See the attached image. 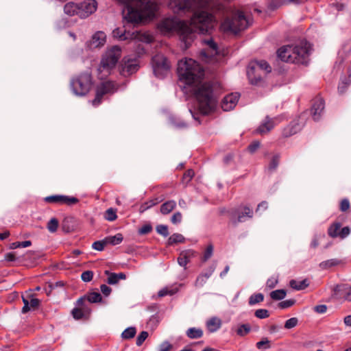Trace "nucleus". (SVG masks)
Segmentation results:
<instances>
[{"label":"nucleus","mask_w":351,"mask_h":351,"mask_svg":"<svg viewBox=\"0 0 351 351\" xmlns=\"http://www.w3.org/2000/svg\"><path fill=\"white\" fill-rule=\"evenodd\" d=\"M208 0H171L169 7L175 13L194 12L190 24L177 17L167 18L158 24L160 32L167 36L178 34L187 47L193 38V33L210 34L215 24L213 16L205 11Z\"/></svg>","instance_id":"f257e3e1"},{"label":"nucleus","mask_w":351,"mask_h":351,"mask_svg":"<svg viewBox=\"0 0 351 351\" xmlns=\"http://www.w3.org/2000/svg\"><path fill=\"white\" fill-rule=\"evenodd\" d=\"M179 80L184 84L183 89H189L194 96L195 101L193 110L189 111L195 120H198L195 112L202 114L213 112L217 107V98L213 93V87L210 83H202L204 75L202 66L191 58H184L178 63Z\"/></svg>","instance_id":"f03ea898"},{"label":"nucleus","mask_w":351,"mask_h":351,"mask_svg":"<svg viewBox=\"0 0 351 351\" xmlns=\"http://www.w3.org/2000/svg\"><path fill=\"white\" fill-rule=\"evenodd\" d=\"M252 23V19L242 11L221 3V30L234 35L247 29Z\"/></svg>","instance_id":"7ed1b4c3"},{"label":"nucleus","mask_w":351,"mask_h":351,"mask_svg":"<svg viewBox=\"0 0 351 351\" xmlns=\"http://www.w3.org/2000/svg\"><path fill=\"white\" fill-rule=\"evenodd\" d=\"M124 5V18L131 23H138L144 19H152L157 10V4L152 0H117Z\"/></svg>","instance_id":"20e7f679"},{"label":"nucleus","mask_w":351,"mask_h":351,"mask_svg":"<svg viewBox=\"0 0 351 351\" xmlns=\"http://www.w3.org/2000/svg\"><path fill=\"white\" fill-rule=\"evenodd\" d=\"M310 48V44L306 40H302L295 45L283 46L278 50L277 53L278 58L284 62L306 64Z\"/></svg>","instance_id":"39448f33"},{"label":"nucleus","mask_w":351,"mask_h":351,"mask_svg":"<svg viewBox=\"0 0 351 351\" xmlns=\"http://www.w3.org/2000/svg\"><path fill=\"white\" fill-rule=\"evenodd\" d=\"M121 56V49L117 45L108 48L105 51L97 69V75L99 79L104 80L112 73Z\"/></svg>","instance_id":"423d86ee"},{"label":"nucleus","mask_w":351,"mask_h":351,"mask_svg":"<svg viewBox=\"0 0 351 351\" xmlns=\"http://www.w3.org/2000/svg\"><path fill=\"white\" fill-rule=\"evenodd\" d=\"M91 85V75L88 73H82L71 82L72 90L77 96H84L87 94Z\"/></svg>","instance_id":"0eeeda50"},{"label":"nucleus","mask_w":351,"mask_h":351,"mask_svg":"<svg viewBox=\"0 0 351 351\" xmlns=\"http://www.w3.org/2000/svg\"><path fill=\"white\" fill-rule=\"evenodd\" d=\"M153 71L156 77L162 79L169 72L170 65L162 54H156L152 58Z\"/></svg>","instance_id":"6e6552de"},{"label":"nucleus","mask_w":351,"mask_h":351,"mask_svg":"<svg viewBox=\"0 0 351 351\" xmlns=\"http://www.w3.org/2000/svg\"><path fill=\"white\" fill-rule=\"evenodd\" d=\"M113 36L119 38L121 40H125L128 39L134 40V42L136 43V40L149 43L152 42V38L149 34H141L138 32H132L130 34V32H126L125 30H123L121 28H117L112 32Z\"/></svg>","instance_id":"1a4fd4ad"},{"label":"nucleus","mask_w":351,"mask_h":351,"mask_svg":"<svg viewBox=\"0 0 351 351\" xmlns=\"http://www.w3.org/2000/svg\"><path fill=\"white\" fill-rule=\"evenodd\" d=\"M208 49L201 52V57L203 61L209 64H215L218 62L217 45L212 38L205 40Z\"/></svg>","instance_id":"9d476101"},{"label":"nucleus","mask_w":351,"mask_h":351,"mask_svg":"<svg viewBox=\"0 0 351 351\" xmlns=\"http://www.w3.org/2000/svg\"><path fill=\"white\" fill-rule=\"evenodd\" d=\"M117 90V86L111 81L102 82L97 86L96 97L92 101V104L95 106H98L101 101L103 95L108 93H113Z\"/></svg>","instance_id":"9b49d317"},{"label":"nucleus","mask_w":351,"mask_h":351,"mask_svg":"<svg viewBox=\"0 0 351 351\" xmlns=\"http://www.w3.org/2000/svg\"><path fill=\"white\" fill-rule=\"evenodd\" d=\"M256 71H260L265 75L271 71V67L263 60L252 61L247 66V74L252 77Z\"/></svg>","instance_id":"f8f14e48"},{"label":"nucleus","mask_w":351,"mask_h":351,"mask_svg":"<svg viewBox=\"0 0 351 351\" xmlns=\"http://www.w3.org/2000/svg\"><path fill=\"white\" fill-rule=\"evenodd\" d=\"M79 4L77 16L82 19H85L94 13L97 7V3L95 0H84Z\"/></svg>","instance_id":"ddd939ff"},{"label":"nucleus","mask_w":351,"mask_h":351,"mask_svg":"<svg viewBox=\"0 0 351 351\" xmlns=\"http://www.w3.org/2000/svg\"><path fill=\"white\" fill-rule=\"evenodd\" d=\"M332 295L337 299H343L351 302V285L348 284L337 285L332 289Z\"/></svg>","instance_id":"4468645a"},{"label":"nucleus","mask_w":351,"mask_h":351,"mask_svg":"<svg viewBox=\"0 0 351 351\" xmlns=\"http://www.w3.org/2000/svg\"><path fill=\"white\" fill-rule=\"evenodd\" d=\"M240 95L238 93H232L226 95L221 101V109L223 111H230L236 106Z\"/></svg>","instance_id":"2eb2a0df"},{"label":"nucleus","mask_w":351,"mask_h":351,"mask_svg":"<svg viewBox=\"0 0 351 351\" xmlns=\"http://www.w3.org/2000/svg\"><path fill=\"white\" fill-rule=\"evenodd\" d=\"M138 69V62L136 59L124 58L121 64V74L127 76L135 73Z\"/></svg>","instance_id":"dca6fc26"},{"label":"nucleus","mask_w":351,"mask_h":351,"mask_svg":"<svg viewBox=\"0 0 351 351\" xmlns=\"http://www.w3.org/2000/svg\"><path fill=\"white\" fill-rule=\"evenodd\" d=\"M106 42V35L102 31L95 32L90 40L87 42V47L90 49H94L103 47Z\"/></svg>","instance_id":"f3484780"},{"label":"nucleus","mask_w":351,"mask_h":351,"mask_svg":"<svg viewBox=\"0 0 351 351\" xmlns=\"http://www.w3.org/2000/svg\"><path fill=\"white\" fill-rule=\"evenodd\" d=\"M252 216V210L249 207L245 206L243 211L233 210L231 213V220L234 223L244 222Z\"/></svg>","instance_id":"a211bd4d"},{"label":"nucleus","mask_w":351,"mask_h":351,"mask_svg":"<svg viewBox=\"0 0 351 351\" xmlns=\"http://www.w3.org/2000/svg\"><path fill=\"white\" fill-rule=\"evenodd\" d=\"M24 306L22 308V313H26L31 310H35L40 304V300L32 297L30 291L27 292L25 295L22 297Z\"/></svg>","instance_id":"6ab92c4d"},{"label":"nucleus","mask_w":351,"mask_h":351,"mask_svg":"<svg viewBox=\"0 0 351 351\" xmlns=\"http://www.w3.org/2000/svg\"><path fill=\"white\" fill-rule=\"evenodd\" d=\"M324 109V101L322 98H315L313 100L311 113L314 121H318L320 119L321 114Z\"/></svg>","instance_id":"aec40b11"},{"label":"nucleus","mask_w":351,"mask_h":351,"mask_svg":"<svg viewBox=\"0 0 351 351\" xmlns=\"http://www.w3.org/2000/svg\"><path fill=\"white\" fill-rule=\"evenodd\" d=\"M302 129V125L300 124L299 119H295L291 121L287 127H285L282 132L284 137H289Z\"/></svg>","instance_id":"412c9836"},{"label":"nucleus","mask_w":351,"mask_h":351,"mask_svg":"<svg viewBox=\"0 0 351 351\" xmlns=\"http://www.w3.org/2000/svg\"><path fill=\"white\" fill-rule=\"evenodd\" d=\"M84 300L80 298L77 300L78 305H82L81 308H75L72 311V315L75 319H80L86 317L90 313V309L85 306H83Z\"/></svg>","instance_id":"4be33fe9"},{"label":"nucleus","mask_w":351,"mask_h":351,"mask_svg":"<svg viewBox=\"0 0 351 351\" xmlns=\"http://www.w3.org/2000/svg\"><path fill=\"white\" fill-rule=\"evenodd\" d=\"M195 252L192 250L182 252L178 258V263L181 267H185L189 260L194 257Z\"/></svg>","instance_id":"5701e85b"},{"label":"nucleus","mask_w":351,"mask_h":351,"mask_svg":"<svg viewBox=\"0 0 351 351\" xmlns=\"http://www.w3.org/2000/svg\"><path fill=\"white\" fill-rule=\"evenodd\" d=\"M274 127V120L269 117H266L265 121L263 122L256 130V132L264 134L269 132Z\"/></svg>","instance_id":"b1692460"},{"label":"nucleus","mask_w":351,"mask_h":351,"mask_svg":"<svg viewBox=\"0 0 351 351\" xmlns=\"http://www.w3.org/2000/svg\"><path fill=\"white\" fill-rule=\"evenodd\" d=\"M79 4L73 2H69L64 6V12L69 16L77 15Z\"/></svg>","instance_id":"393cba45"},{"label":"nucleus","mask_w":351,"mask_h":351,"mask_svg":"<svg viewBox=\"0 0 351 351\" xmlns=\"http://www.w3.org/2000/svg\"><path fill=\"white\" fill-rule=\"evenodd\" d=\"M206 328L210 332H216L219 328V319L217 317H213L206 322Z\"/></svg>","instance_id":"a878e982"},{"label":"nucleus","mask_w":351,"mask_h":351,"mask_svg":"<svg viewBox=\"0 0 351 351\" xmlns=\"http://www.w3.org/2000/svg\"><path fill=\"white\" fill-rule=\"evenodd\" d=\"M176 206V202L174 200H169L161 205L160 212L163 215L169 214Z\"/></svg>","instance_id":"bb28decb"},{"label":"nucleus","mask_w":351,"mask_h":351,"mask_svg":"<svg viewBox=\"0 0 351 351\" xmlns=\"http://www.w3.org/2000/svg\"><path fill=\"white\" fill-rule=\"evenodd\" d=\"M186 334L190 339H198L202 337L203 330L199 328L193 327L189 328L186 330Z\"/></svg>","instance_id":"cd10ccee"},{"label":"nucleus","mask_w":351,"mask_h":351,"mask_svg":"<svg viewBox=\"0 0 351 351\" xmlns=\"http://www.w3.org/2000/svg\"><path fill=\"white\" fill-rule=\"evenodd\" d=\"M289 284L291 288L296 290H302L308 286V282L306 279L301 281L291 280Z\"/></svg>","instance_id":"c85d7f7f"},{"label":"nucleus","mask_w":351,"mask_h":351,"mask_svg":"<svg viewBox=\"0 0 351 351\" xmlns=\"http://www.w3.org/2000/svg\"><path fill=\"white\" fill-rule=\"evenodd\" d=\"M341 223L339 222L333 223L328 229V234L332 238L339 237L340 232Z\"/></svg>","instance_id":"c756f323"},{"label":"nucleus","mask_w":351,"mask_h":351,"mask_svg":"<svg viewBox=\"0 0 351 351\" xmlns=\"http://www.w3.org/2000/svg\"><path fill=\"white\" fill-rule=\"evenodd\" d=\"M247 75L250 84L253 85H258L263 80V75H262V73L260 71L254 72L252 76V77H251V76H250L247 73Z\"/></svg>","instance_id":"7c9ffc66"},{"label":"nucleus","mask_w":351,"mask_h":351,"mask_svg":"<svg viewBox=\"0 0 351 351\" xmlns=\"http://www.w3.org/2000/svg\"><path fill=\"white\" fill-rule=\"evenodd\" d=\"M340 263V261L337 258H332L320 263L319 267L323 269H326L330 267L338 265Z\"/></svg>","instance_id":"2f4dec72"},{"label":"nucleus","mask_w":351,"mask_h":351,"mask_svg":"<svg viewBox=\"0 0 351 351\" xmlns=\"http://www.w3.org/2000/svg\"><path fill=\"white\" fill-rule=\"evenodd\" d=\"M105 239L107 244L116 245L121 243L123 241V236L121 234H117L114 236L106 237Z\"/></svg>","instance_id":"473e14b6"},{"label":"nucleus","mask_w":351,"mask_h":351,"mask_svg":"<svg viewBox=\"0 0 351 351\" xmlns=\"http://www.w3.org/2000/svg\"><path fill=\"white\" fill-rule=\"evenodd\" d=\"M287 292L285 289H278L270 293V297L274 300H280L285 298Z\"/></svg>","instance_id":"72a5a7b5"},{"label":"nucleus","mask_w":351,"mask_h":351,"mask_svg":"<svg viewBox=\"0 0 351 351\" xmlns=\"http://www.w3.org/2000/svg\"><path fill=\"white\" fill-rule=\"evenodd\" d=\"M184 241V237L181 234L175 233L169 237L168 239V245L183 243Z\"/></svg>","instance_id":"f704fd0d"},{"label":"nucleus","mask_w":351,"mask_h":351,"mask_svg":"<svg viewBox=\"0 0 351 351\" xmlns=\"http://www.w3.org/2000/svg\"><path fill=\"white\" fill-rule=\"evenodd\" d=\"M178 291L177 288L165 287L158 291V297H164L167 295H172L177 293Z\"/></svg>","instance_id":"c9c22d12"},{"label":"nucleus","mask_w":351,"mask_h":351,"mask_svg":"<svg viewBox=\"0 0 351 351\" xmlns=\"http://www.w3.org/2000/svg\"><path fill=\"white\" fill-rule=\"evenodd\" d=\"M263 300H264L263 294H262L261 293L253 294L250 296V298L249 299V304L254 305L257 303H260V302H263Z\"/></svg>","instance_id":"e433bc0d"},{"label":"nucleus","mask_w":351,"mask_h":351,"mask_svg":"<svg viewBox=\"0 0 351 351\" xmlns=\"http://www.w3.org/2000/svg\"><path fill=\"white\" fill-rule=\"evenodd\" d=\"M280 156L279 154H276L272 157V158L269 164L268 168H269V171H274L277 169V167L279 165V162H280Z\"/></svg>","instance_id":"4c0bfd02"},{"label":"nucleus","mask_w":351,"mask_h":351,"mask_svg":"<svg viewBox=\"0 0 351 351\" xmlns=\"http://www.w3.org/2000/svg\"><path fill=\"white\" fill-rule=\"evenodd\" d=\"M86 298L88 301L91 303L101 302L102 299L101 294L97 292H91L87 295Z\"/></svg>","instance_id":"58836bf2"},{"label":"nucleus","mask_w":351,"mask_h":351,"mask_svg":"<svg viewBox=\"0 0 351 351\" xmlns=\"http://www.w3.org/2000/svg\"><path fill=\"white\" fill-rule=\"evenodd\" d=\"M158 202L157 201V199H150V200L143 203V204L141 205V206L139 208V212L140 213L145 212L147 209L152 208V206H154V205L158 204Z\"/></svg>","instance_id":"ea45409f"},{"label":"nucleus","mask_w":351,"mask_h":351,"mask_svg":"<svg viewBox=\"0 0 351 351\" xmlns=\"http://www.w3.org/2000/svg\"><path fill=\"white\" fill-rule=\"evenodd\" d=\"M136 332V330L134 327H129L122 332L121 335L123 339H129L134 337Z\"/></svg>","instance_id":"a19ab883"},{"label":"nucleus","mask_w":351,"mask_h":351,"mask_svg":"<svg viewBox=\"0 0 351 351\" xmlns=\"http://www.w3.org/2000/svg\"><path fill=\"white\" fill-rule=\"evenodd\" d=\"M78 202H79V199L75 197H70V196L63 195L61 204H66L68 206H71V205L78 203Z\"/></svg>","instance_id":"79ce46f5"},{"label":"nucleus","mask_w":351,"mask_h":351,"mask_svg":"<svg viewBox=\"0 0 351 351\" xmlns=\"http://www.w3.org/2000/svg\"><path fill=\"white\" fill-rule=\"evenodd\" d=\"M63 195H55L47 196L45 198V202L49 203L61 204Z\"/></svg>","instance_id":"37998d69"},{"label":"nucleus","mask_w":351,"mask_h":351,"mask_svg":"<svg viewBox=\"0 0 351 351\" xmlns=\"http://www.w3.org/2000/svg\"><path fill=\"white\" fill-rule=\"evenodd\" d=\"M105 274L108 276L107 282L109 285H116L119 282L116 273H112L109 271H106Z\"/></svg>","instance_id":"c03bdc74"},{"label":"nucleus","mask_w":351,"mask_h":351,"mask_svg":"<svg viewBox=\"0 0 351 351\" xmlns=\"http://www.w3.org/2000/svg\"><path fill=\"white\" fill-rule=\"evenodd\" d=\"M58 227V221L56 218H52L47 223V229L50 232H55Z\"/></svg>","instance_id":"a18cd8bd"},{"label":"nucleus","mask_w":351,"mask_h":351,"mask_svg":"<svg viewBox=\"0 0 351 351\" xmlns=\"http://www.w3.org/2000/svg\"><path fill=\"white\" fill-rule=\"evenodd\" d=\"M250 331V326L247 324H242L241 325L237 330V333L239 336H245Z\"/></svg>","instance_id":"49530a36"},{"label":"nucleus","mask_w":351,"mask_h":351,"mask_svg":"<svg viewBox=\"0 0 351 351\" xmlns=\"http://www.w3.org/2000/svg\"><path fill=\"white\" fill-rule=\"evenodd\" d=\"M268 1V8L271 10H274L280 7L283 3L282 0H267Z\"/></svg>","instance_id":"de8ad7c7"},{"label":"nucleus","mask_w":351,"mask_h":351,"mask_svg":"<svg viewBox=\"0 0 351 351\" xmlns=\"http://www.w3.org/2000/svg\"><path fill=\"white\" fill-rule=\"evenodd\" d=\"M298 319L296 317H291L287 319L285 324V328L286 329H291L295 327L298 325Z\"/></svg>","instance_id":"09e8293b"},{"label":"nucleus","mask_w":351,"mask_h":351,"mask_svg":"<svg viewBox=\"0 0 351 351\" xmlns=\"http://www.w3.org/2000/svg\"><path fill=\"white\" fill-rule=\"evenodd\" d=\"M255 316L259 319L267 318L269 316V311L267 309L260 308L255 311Z\"/></svg>","instance_id":"8fccbe9b"},{"label":"nucleus","mask_w":351,"mask_h":351,"mask_svg":"<svg viewBox=\"0 0 351 351\" xmlns=\"http://www.w3.org/2000/svg\"><path fill=\"white\" fill-rule=\"evenodd\" d=\"M295 302V300L293 299H289L287 300H284L282 302H280L278 304L279 308L282 309L287 308L293 306Z\"/></svg>","instance_id":"3c124183"},{"label":"nucleus","mask_w":351,"mask_h":351,"mask_svg":"<svg viewBox=\"0 0 351 351\" xmlns=\"http://www.w3.org/2000/svg\"><path fill=\"white\" fill-rule=\"evenodd\" d=\"M106 219L110 221H112L117 219V215L114 210L112 208H108L106 212L105 215Z\"/></svg>","instance_id":"603ef678"},{"label":"nucleus","mask_w":351,"mask_h":351,"mask_svg":"<svg viewBox=\"0 0 351 351\" xmlns=\"http://www.w3.org/2000/svg\"><path fill=\"white\" fill-rule=\"evenodd\" d=\"M148 337V332L146 331H142L137 337L136 338V345L138 346H140L143 344V343L145 341V340Z\"/></svg>","instance_id":"864d4df0"},{"label":"nucleus","mask_w":351,"mask_h":351,"mask_svg":"<svg viewBox=\"0 0 351 351\" xmlns=\"http://www.w3.org/2000/svg\"><path fill=\"white\" fill-rule=\"evenodd\" d=\"M107 243H106V239L103 240V241H95L93 243L92 245V247L95 250H97V251H102L104 248V246L106 245Z\"/></svg>","instance_id":"5fc2aeb1"},{"label":"nucleus","mask_w":351,"mask_h":351,"mask_svg":"<svg viewBox=\"0 0 351 351\" xmlns=\"http://www.w3.org/2000/svg\"><path fill=\"white\" fill-rule=\"evenodd\" d=\"M93 277V272L92 271H85L81 275V278L84 282H90Z\"/></svg>","instance_id":"6e6d98bb"},{"label":"nucleus","mask_w":351,"mask_h":351,"mask_svg":"<svg viewBox=\"0 0 351 351\" xmlns=\"http://www.w3.org/2000/svg\"><path fill=\"white\" fill-rule=\"evenodd\" d=\"M156 231L158 234H160L165 237L169 235L168 228L165 225H158L156 227Z\"/></svg>","instance_id":"4d7b16f0"},{"label":"nucleus","mask_w":351,"mask_h":351,"mask_svg":"<svg viewBox=\"0 0 351 351\" xmlns=\"http://www.w3.org/2000/svg\"><path fill=\"white\" fill-rule=\"evenodd\" d=\"M213 251V247L212 245H208L206 249L204 254L202 257V261L206 262L208 261L212 256Z\"/></svg>","instance_id":"13d9d810"},{"label":"nucleus","mask_w":351,"mask_h":351,"mask_svg":"<svg viewBox=\"0 0 351 351\" xmlns=\"http://www.w3.org/2000/svg\"><path fill=\"white\" fill-rule=\"evenodd\" d=\"M195 173L193 169H189L183 176L182 181L189 183L193 178Z\"/></svg>","instance_id":"bf43d9fd"},{"label":"nucleus","mask_w":351,"mask_h":351,"mask_svg":"<svg viewBox=\"0 0 351 351\" xmlns=\"http://www.w3.org/2000/svg\"><path fill=\"white\" fill-rule=\"evenodd\" d=\"M260 145L261 143L258 141H254L249 145L247 149L250 153L253 154L260 147Z\"/></svg>","instance_id":"052dcab7"},{"label":"nucleus","mask_w":351,"mask_h":351,"mask_svg":"<svg viewBox=\"0 0 351 351\" xmlns=\"http://www.w3.org/2000/svg\"><path fill=\"white\" fill-rule=\"evenodd\" d=\"M171 348V344L169 341H165L159 346L158 351H169Z\"/></svg>","instance_id":"680f3d73"},{"label":"nucleus","mask_w":351,"mask_h":351,"mask_svg":"<svg viewBox=\"0 0 351 351\" xmlns=\"http://www.w3.org/2000/svg\"><path fill=\"white\" fill-rule=\"evenodd\" d=\"M256 346L258 349L263 348L264 346H265L264 348H269L270 347L269 341L267 338H265L263 340L257 342Z\"/></svg>","instance_id":"e2e57ef3"},{"label":"nucleus","mask_w":351,"mask_h":351,"mask_svg":"<svg viewBox=\"0 0 351 351\" xmlns=\"http://www.w3.org/2000/svg\"><path fill=\"white\" fill-rule=\"evenodd\" d=\"M278 278L276 277H271L267 280L266 285L269 289H272L276 287V285L278 284Z\"/></svg>","instance_id":"0e129e2a"},{"label":"nucleus","mask_w":351,"mask_h":351,"mask_svg":"<svg viewBox=\"0 0 351 351\" xmlns=\"http://www.w3.org/2000/svg\"><path fill=\"white\" fill-rule=\"evenodd\" d=\"M350 233V228L348 226L343 227L339 232V237L345 239Z\"/></svg>","instance_id":"69168bd1"},{"label":"nucleus","mask_w":351,"mask_h":351,"mask_svg":"<svg viewBox=\"0 0 351 351\" xmlns=\"http://www.w3.org/2000/svg\"><path fill=\"white\" fill-rule=\"evenodd\" d=\"M350 208V202L348 199H343L340 203V210L342 212H346Z\"/></svg>","instance_id":"338daca9"},{"label":"nucleus","mask_w":351,"mask_h":351,"mask_svg":"<svg viewBox=\"0 0 351 351\" xmlns=\"http://www.w3.org/2000/svg\"><path fill=\"white\" fill-rule=\"evenodd\" d=\"M182 219V214L180 212L175 213L171 217V222L174 224H177L181 222Z\"/></svg>","instance_id":"774afa93"}]
</instances>
